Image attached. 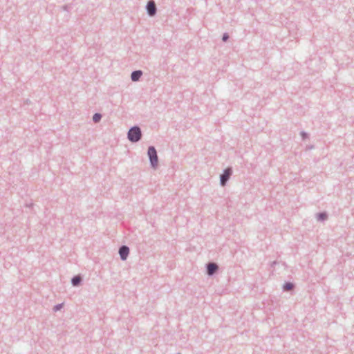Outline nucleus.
I'll list each match as a JSON object with an SVG mask.
<instances>
[{
    "mask_svg": "<svg viewBox=\"0 0 354 354\" xmlns=\"http://www.w3.org/2000/svg\"><path fill=\"white\" fill-rule=\"evenodd\" d=\"M127 138L133 143L139 142L142 138V131L140 127L137 125L131 127L127 133Z\"/></svg>",
    "mask_w": 354,
    "mask_h": 354,
    "instance_id": "nucleus-1",
    "label": "nucleus"
},
{
    "mask_svg": "<svg viewBox=\"0 0 354 354\" xmlns=\"http://www.w3.org/2000/svg\"><path fill=\"white\" fill-rule=\"evenodd\" d=\"M147 155L149 156L151 167L154 169L156 168L158 164V157L155 147L149 146L148 147Z\"/></svg>",
    "mask_w": 354,
    "mask_h": 354,
    "instance_id": "nucleus-2",
    "label": "nucleus"
},
{
    "mask_svg": "<svg viewBox=\"0 0 354 354\" xmlns=\"http://www.w3.org/2000/svg\"><path fill=\"white\" fill-rule=\"evenodd\" d=\"M232 174V167H227L223 171V173L220 175V185L225 186L229 180L230 176Z\"/></svg>",
    "mask_w": 354,
    "mask_h": 354,
    "instance_id": "nucleus-3",
    "label": "nucleus"
},
{
    "mask_svg": "<svg viewBox=\"0 0 354 354\" xmlns=\"http://www.w3.org/2000/svg\"><path fill=\"white\" fill-rule=\"evenodd\" d=\"M147 13L149 17H153L156 15L157 7L153 0H149L146 5Z\"/></svg>",
    "mask_w": 354,
    "mask_h": 354,
    "instance_id": "nucleus-4",
    "label": "nucleus"
},
{
    "mask_svg": "<svg viewBox=\"0 0 354 354\" xmlns=\"http://www.w3.org/2000/svg\"><path fill=\"white\" fill-rule=\"evenodd\" d=\"M218 266L216 263L209 262L206 264V273L208 276H213L218 270Z\"/></svg>",
    "mask_w": 354,
    "mask_h": 354,
    "instance_id": "nucleus-5",
    "label": "nucleus"
},
{
    "mask_svg": "<svg viewBox=\"0 0 354 354\" xmlns=\"http://www.w3.org/2000/svg\"><path fill=\"white\" fill-rule=\"evenodd\" d=\"M129 251V248L127 245H123L119 248L118 253L122 261L127 260Z\"/></svg>",
    "mask_w": 354,
    "mask_h": 354,
    "instance_id": "nucleus-6",
    "label": "nucleus"
},
{
    "mask_svg": "<svg viewBox=\"0 0 354 354\" xmlns=\"http://www.w3.org/2000/svg\"><path fill=\"white\" fill-rule=\"evenodd\" d=\"M143 73L141 70L133 71L131 74V79L133 82L138 81L142 77Z\"/></svg>",
    "mask_w": 354,
    "mask_h": 354,
    "instance_id": "nucleus-7",
    "label": "nucleus"
},
{
    "mask_svg": "<svg viewBox=\"0 0 354 354\" xmlns=\"http://www.w3.org/2000/svg\"><path fill=\"white\" fill-rule=\"evenodd\" d=\"M82 281V278L80 275H75L71 279V284L73 286L77 287L79 286Z\"/></svg>",
    "mask_w": 354,
    "mask_h": 354,
    "instance_id": "nucleus-8",
    "label": "nucleus"
},
{
    "mask_svg": "<svg viewBox=\"0 0 354 354\" xmlns=\"http://www.w3.org/2000/svg\"><path fill=\"white\" fill-rule=\"evenodd\" d=\"M295 286L293 283L287 281L283 285L282 289L285 292H288L292 290L295 288Z\"/></svg>",
    "mask_w": 354,
    "mask_h": 354,
    "instance_id": "nucleus-9",
    "label": "nucleus"
},
{
    "mask_svg": "<svg viewBox=\"0 0 354 354\" xmlns=\"http://www.w3.org/2000/svg\"><path fill=\"white\" fill-rule=\"evenodd\" d=\"M318 221H325L328 218V214L326 212H319L316 214Z\"/></svg>",
    "mask_w": 354,
    "mask_h": 354,
    "instance_id": "nucleus-10",
    "label": "nucleus"
},
{
    "mask_svg": "<svg viewBox=\"0 0 354 354\" xmlns=\"http://www.w3.org/2000/svg\"><path fill=\"white\" fill-rule=\"evenodd\" d=\"M102 114L100 113H95L93 115V121L95 122V123H97L99 122L101 119H102Z\"/></svg>",
    "mask_w": 354,
    "mask_h": 354,
    "instance_id": "nucleus-11",
    "label": "nucleus"
},
{
    "mask_svg": "<svg viewBox=\"0 0 354 354\" xmlns=\"http://www.w3.org/2000/svg\"><path fill=\"white\" fill-rule=\"evenodd\" d=\"M63 306H64V304H58L54 306L53 310L55 312L59 311V310H60L62 309Z\"/></svg>",
    "mask_w": 354,
    "mask_h": 354,
    "instance_id": "nucleus-12",
    "label": "nucleus"
},
{
    "mask_svg": "<svg viewBox=\"0 0 354 354\" xmlns=\"http://www.w3.org/2000/svg\"><path fill=\"white\" fill-rule=\"evenodd\" d=\"M300 135H301V136L302 138V140H305L306 139L308 138V134L306 132L304 131H301Z\"/></svg>",
    "mask_w": 354,
    "mask_h": 354,
    "instance_id": "nucleus-13",
    "label": "nucleus"
},
{
    "mask_svg": "<svg viewBox=\"0 0 354 354\" xmlns=\"http://www.w3.org/2000/svg\"><path fill=\"white\" fill-rule=\"evenodd\" d=\"M229 35L227 33H224L222 36V41L226 42L229 39Z\"/></svg>",
    "mask_w": 354,
    "mask_h": 354,
    "instance_id": "nucleus-14",
    "label": "nucleus"
},
{
    "mask_svg": "<svg viewBox=\"0 0 354 354\" xmlns=\"http://www.w3.org/2000/svg\"><path fill=\"white\" fill-rule=\"evenodd\" d=\"M70 6L68 5H64L62 6V9L65 11H69Z\"/></svg>",
    "mask_w": 354,
    "mask_h": 354,
    "instance_id": "nucleus-15",
    "label": "nucleus"
},
{
    "mask_svg": "<svg viewBox=\"0 0 354 354\" xmlns=\"http://www.w3.org/2000/svg\"><path fill=\"white\" fill-rule=\"evenodd\" d=\"M278 263V262L277 261H272L271 263H270V267L271 268H274V266Z\"/></svg>",
    "mask_w": 354,
    "mask_h": 354,
    "instance_id": "nucleus-16",
    "label": "nucleus"
}]
</instances>
